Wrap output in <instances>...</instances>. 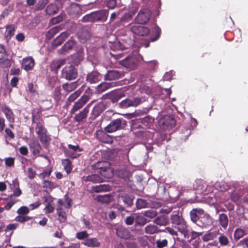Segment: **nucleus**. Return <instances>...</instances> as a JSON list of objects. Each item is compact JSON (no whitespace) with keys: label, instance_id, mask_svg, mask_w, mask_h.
<instances>
[{"label":"nucleus","instance_id":"1","mask_svg":"<svg viewBox=\"0 0 248 248\" xmlns=\"http://www.w3.org/2000/svg\"><path fill=\"white\" fill-rule=\"evenodd\" d=\"M170 221L175 229L181 233L183 237L182 239L188 237L187 225L181 213L180 214L178 212H173L170 216Z\"/></svg>","mask_w":248,"mask_h":248},{"label":"nucleus","instance_id":"2","mask_svg":"<svg viewBox=\"0 0 248 248\" xmlns=\"http://www.w3.org/2000/svg\"><path fill=\"white\" fill-rule=\"evenodd\" d=\"M108 15V10H99L86 15L80 19V21L82 23L104 22L107 20Z\"/></svg>","mask_w":248,"mask_h":248},{"label":"nucleus","instance_id":"3","mask_svg":"<svg viewBox=\"0 0 248 248\" xmlns=\"http://www.w3.org/2000/svg\"><path fill=\"white\" fill-rule=\"evenodd\" d=\"M127 124V122L123 118H117L112 120L105 127L104 130L107 133H113L115 131L124 129Z\"/></svg>","mask_w":248,"mask_h":248},{"label":"nucleus","instance_id":"4","mask_svg":"<svg viewBox=\"0 0 248 248\" xmlns=\"http://www.w3.org/2000/svg\"><path fill=\"white\" fill-rule=\"evenodd\" d=\"M110 164L108 161H98L93 165L94 170H99V173L104 178H108L112 176Z\"/></svg>","mask_w":248,"mask_h":248},{"label":"nucleus","instance_id":"5","mask_svg":"<svg viewBox=\"0 0 248 248\" xmlns=\"http://www.w3.org/2000/svg\"><path fill=\"white\" fill-rule=\"evenodd\" d=\"M161 232L169 233L170 234L172 235L174 238H177L178 239H180L178 237V234H177V232L173 228L170 227H166L163 230H159L158 229V227L156 226L149 224L146 226L145 228V232L150 234H153Z\"/></svg>","mask_w":248,"mask_h":248},{"label":"nucleus","instance_id":"6","mask_svg":"<svg viewBox=\"0 0 248 248\" xmlns=\"http://www.w3.org/2000/svg\"><path fill=\"white\" fill-rule=\"evenodd\" d=\"M38 137L45 148H48L51 140L50 136L48 134L47 130L44 126L35 129Z\"/></svg>","mask_w":248,"mask_h":248},{"label":"nucleus","instance_id":"7","mask_svg":"<svg viewBox=\"0 0 248 248\" xmlns=\"http://www.w3.org/2000/svg\"><path fill=\"white\" fill-rule=\"evenodd\" d=\"M78 76V70L75 66L70 65L65 66L62 70L61 77L68 80L75 79Z\"/></svg>","mask_w":248,"mask_h":248},{"label":"nucleus","instance_id":"8","mask_svg":"<svg viewBox=\"0 0 248 248\" xmlns=\"http://www.w3.org/2000/svg\"><path fill=\"white\" fill-rule=\"evenodd\" d=\"M90 98L91 95L87 94L86 93H84L79 99L74 103L72 108L70 110V113L74 114L80 110L90 100Z\"/></svg>","mask_w":248,"mask_h":248},{"label":"nucleus","instance_id":"9","mask_svg":"<svg viewBox=\"0 0 248 248\" xmlns=\"http://www.w3.org/2000/svg\"><path fill=\"white\" fill-rule=\"evenodd\" d=\"M152 16L151 11L148 8L141 9L135 18V21L139 24H145L150 20Z\"/></svg>","mask_w":248,"mask_h":248},{"label":"nucleus","instance_id":"10","mask_svg":"<svg viewBox=\"0 0 248 248\" xmlns=\"http://www.w3.org/2000/svg\"><path fill=\"white\" fill-rule=\"evenodd\" d=\"M68 149H64V154L67 157L72 159L78 158L80 154L78 153V152L83 151V148H80L78 144L73 145L72 144L68 145Z\"/></svg>","mask_w":248,"mask_h":248},{"label":"nucleus","instance_id":"11","mask_svg":"<svg viewBox=\"0 0 248 248\" xmlns=\"http://www.w3.org/2000/svg\"><path fill=\"white\" fill-rule=\"evenodd\" d=\"M93 101L88 104L83 109L77 113H75L74 120L78 123H84L86 120L88 114L89 112V108Z\"/></svg>","mask_w":248,"mask_h":248},{"label":"nucleus","instance_id":"12","mask_svg":"<svg viewBox=\"0 0 248 248\" xmlns=\"http://www.w3.org/2000/svg\"><path fill=\"white\" fill-rule=\"evenodd\" d=\"M130 31L133 34L139 36H146L150 32L148 28L137 24L131 26Z\"/></svg>","mask_w":248,"mask_h":248},{"label":"nucleus","instance_id":"13","mask_svg":"<svg viewBox=\"0 0 248 248\" xmlns=\"http://www.w3.org/2000/svg\"><path fill=\"white\" fill-rule=\"evenodd\" d=\"M106 106L103 102H100L96 104L93 108L91 112L90 118L92 120L95 119L105 110Z\"/></svg>","mask_w":248,"mask_h":248},{"label":"nucleus","instance_id":"14","mask_svg":"<svg viewBox=\"0 0 248 248\" xmlns=\"http://www.w3.org/2000/svg\"><path fill=\"white\" fill-rule=\"evenodd\" d=\"M67 12L73 17H78L82 14V9L78 4L73 3L67 8Z\"/></svg>","mask_w":248,"mask_h":248},{"label":"nucleus","instance_id":"15","mask_svg":"<svg viewBox=\"0 0 248 248\" xmlns=\"http://www.w3.org/2000/svg\"><path fill=\"white\" fill-rule=\"evenodd\" d=\"M28 145L31 153L34 155L38 156L43 149L38 140L35 139L31 140Z\"/></svg>","mask_w":248,"mask_h":248},{"label":"nucleus","instance_id":"16","mask_svg":"<svg viewBox=\"0 0 248 248\" xmlns=\"http://www.w3.org/2000/svg\"><path fill=\"white\" fill-rule=\"evenodd\" d=\"M137 61L134 56H127L124 59L122 60L120 63L122 65L125 67L133 69H134L137 65Z\"/></svg>","mask_w":248,"mask_h":248},{"label":"nucleus","instance_id":"17","mask_svg":"<svg viewBox=\"0 0 248 248\" xmlns=\"http://www.w3.org/2000/svg\"><path fill=\"white\" fill-rule=\"evenodd\" d=\"M212 218L208 214H203L200 217L196 224L202 228H205L211 224Z\"/></svg>","mask_w":248,"mask_h":248},{"label":"nucleus","instance_id":"18","mask_svg":"<svg viewBox=\"0 0 248 248\" xmlns=\"http://www.w3.org/2000/svg\"><path fill=\"white\" fill-rule=\"evenodd\" d=\"M140 102L141 99L138 97L135 98L133 99H126L120 103V106L122 108H127L129 107L137 106Z\"/></svg>","mask_w":248,"mask_h":248},{"label":"nucleus","instance_id":"19","mask_svg":"<svg viewBox=\"0 0 248 248\" xmlns=\"http://www.w3.org/2000/svg\"><path fill=\"white\" fill-rule=\"evenodd\" d=\"M105 131L102 130H98L96 132V137L100 141L108 143L112 141V139L111 136L108 135Z\"/></svg>","mask_w":248,"mask_h":248},{"label":"nucleus","instance_id":"20","mask_svg":"<svg viewBox=\"0 0 248 248\" xmlns=\"http://www.w3.org/2000/svg\"><path fill=\"white\" fill-rule=\"evenodd\" d=\"M35 62L32 57H27L22 60L21 68L26 71L32 70L34 66Z\"/></svg>","mask_w":248,"mask_h":248},{"label":"nucleus","instance_id":"21","mask_svg":"<svg viewBox=\"0 0 248 248\" xmlns=\"http://www.w3.org/2000/svg\"><path fill=\"white\" fill-rule=\"evenodd\" d=\"M123 74L116 70L108 71L105 75V79L106 80H113L120 79L122 78Z\"/></svg>","mask_w":248,"mask_h":248},{"label":"nucleus","instance_id":"22","mask_svg":"<svg viewBox=\"0 0 248 248\" xmlns=\"http://www.w3.org/2000/svg\"><path fill=\"white\" fill-rule=\"evenodd\" d=\"M70 33L68 31L62 32L53 41L52 46L54 47H57L61 45L65 40L69 36Z\"/></svg>","mask_w":248,"mask_h":248},{"label":"nucleus","instance_id":"23","mask_svg":"<svg viewBox=\"0 0 248 248\" xmlns=\"http://www.w3.org/2000/svg\"><path fill=\"white\" fill-rule=\"evenodd\" d=\"M101 75L97 71H93L87 76V81L91 84L96 83L102 79Z\"/></svg>","mask_w":248,"mask_h":248},{"label":"nucleus","instance_id":"24","mask_svg":"<svg viewBox=\"0 0 248 248\" xmlns=\"http://www.w3.org/2000/svg\"><path fill=\"white\" fill-rule=\"evenodd\" d=\"M76 42L75 41L73 37L67 41L62 46L61 49L59 50L60 54H64L71 50L73 47L76 45Z\"/></svg>","mask_w":248,"mask_h":248},{"label":"nucleus","instance_id":"25","mask_svg":"<svg viewBox=\"0 0 248 248\" xmlns=\"http://www.w3.org/2000/svg\"><path fill=\"white\" fill-rule=\"evenodd\" d=\"M204 213V211L202 209L200 208H196L193 209L190 212V217L191 220L194 223H196V222L199 220V218L201 216H202Z\"/></svg>","mask_w":248,"mask_h":248},{"label":"nucleus","instance_id":"26","mask_svg":"<svg viewBox=\"0 0 248 248\" xmlns=\"http://www.w3.org/2000/svg\"><path fill=\"white\" fill-rule=\"evenodd\" d=\"M116 233L117 235L121 238L127 239L130 237V233L127 229L120 227L116 229Z\"/></svg>","mask_w":248,"mask_h":248},{"label":"nucleus","instance_id":"27","mask_svg":"<svg viewBox=\"0 0 248 248\" xmlns=\"http://www.w3.org/2000/svg\"><path fill=\"white\" fill-rule=\"evenodd\" d=\"M32 122L36 124L35 129L44 127V121L41 117V114L38 113L36 115L32 114Z\"/></svg>","mask_w":248,"mask_h":248},{"label":"nucleus","instance_id":"28","mask_svg":"<svg viewBox=\"0 0 248 248\" xmlns=\"http://www.w3.org/2000/svg\"><path fill=\"white\" fill-rule=\"evenodd\" d=\"M77 36L81 42L84 43L90 38V33L87 30L82 28L78 31Z\"/></svg>","mask_w":248,"mask_h":248},{"label":"nucleus","instance_id":"29","mask_svg":"<svg viewBox=\"0 0 248 248\" xmlns=\"http://www.w3.org/2000/svg\"><path fill=\"white\" fill-rule=\"evenodd\" d=\"M83 244L88 247L92 248H97L100 245V243L96 238H87L83 242Z\"/></svg>","mask_w":248,"mask_h":248},{"label":"nucleus","instance_id":"30","mask_svg":"<svg viewBox=\"0 0 248 248\" xmlns=\"http://www.w3.org/2000/svg\"><path fill=\"white\" fill-rule=\"evenodd\" d=\"M124 96V93L119 91H113L108 94V97L113 103L117 102L119 100Z\"/></svg>","mask_w":248,"mask_h":248},{"label":"nucleus","instance_id":"31","mask_svg":"<svg viewBox=\"0 0 248 248\" xmlns=\"http://www.w3.org/2000/svg\"><path fill=\"white\" fill-rule=\"evenodd\" d=\"M65 63L64 59L53 61L50 64V68L51 71H57Z\"/></svg>","mask_w":248,"mask_h":248},{"label":"nucleus","instance_id":"32","mask_svg":"<svg viewBox=\"0 0 248 248\" xmlns=\"http://www.w3.org/2000/svg\"><path fill=\"white\" fill-rule=\"evenodd\" d=\"M78 86V81L67 82L62 85V89L66 92L70 93L75 90Z\"/></svg>","mask_w":248,"mask_h":248},{"label":"nucleus","instance_id":"33","mask_svg":"<svg viewBox=\"0 0 248 248\" xmlns=\"http://www.w3.org/2000/svg\"><path fill=\"white\" fill-rule=\"evenodd\" d=\"M219 225L226 230L228 225V217L226 214L222 213L219 215L218 218Z\"/></svg>","mask_w":248,"mask_h":248},{"label":"nucleus","instance_id":"34","mask_svg":"<svg viewBox=\"0 0 248 248\" xmlns=\"http://www.w3.org/2000/svg\"><path fill=\"white\" fill-rule=\"evenodd\" d=\"M161 33V29L157 24H155V25L154 30L153 31V34L151 36L150 38V41L153 42L158 40L160 36Z\"/></svg>","mask_w":248,"mask_h":248},{"label":"nucleus","instance_id":"35","mask_svg":"<svg viewBox=\"0 0 248 248\" xmlns=\"http://www.w3.org/2000/svg\"><path fill=\"white\" fill-rule=\"evenodd\" d=\"M112 86V83L110 82H102L96 88V91L98 93H101L110 88Z\"/></svg>","mask_w":248,"mask_h":248},{"label":"nucleus","instance_id":"36","mask_svg":"<svg viewBox=\"0 0 248 248\" xmlns=\"http://www.w3.org/2000/svg\"><path fill=\"white\" fill-rule=\"evenodd\" d=\"M86 182H91L93 183H101L103 181V178L97 174H92L87 176L84 179Z\"/></svg>","mask_w":248,"mask_h":248},{"label":"nucleus","instance_id":"37","mask_svg":"<svg viewBox=\"0 0 248 248\" xmlns=\"http://www.w3.org/2000/svg\"><path fill=\"white\" fill-rule=\"evenodd\" d=\"M62 27L61 26H57L54 28L50 29L46 33V38L47 39H50L53 38L58 32L61 30Z\"/></svg>","mask_w":248,"mask_h":248},{"label":"nucleus","instance_id":"38","mask_svg":"<svg viewBox=\"0 0 248 248\" xmlns=\"http://www.w3.org/2000/svg\"><path fill=\"white\" fill-rule=\"evenodd\" d=\"M217 234V231L207 232L202 237V239L204 242L213 240L216 238Z\"/></svg>","mask_w":248,"mask_h":248},{"label":"nucleus","instance_id":"39","mask_svg":"<svg viewBox=\"0 0 248 248\" xmlns=\"http://www.w3.org/2000/svg\"><path fill=\"white\" fill-rule=\"evenodd\" d=\"M110 186L108 185H100L93 186L92 189L95 192H101L103 191H108L110 190Z\"/></svg>","mask_w":248,"mask_h":248},{"label":"nucleus","instance_id":"40","mask_svg":"<svg viewBox=\"0 0 248 248\" xmlns=\"http://www.w3.org/2000/svg\"><path fill=\"white\" fill-rule=\"evenodd\" d=\"M162 126L163 128L174 127L175 126V120L173 118L169 117L167 119L163 120Z\"/></svg>","mask_w":248,"mask_h":248},{"label":"nucleus","instance_id":"41","mask_svg":"<svg viewBox=\"0 0 248 248\" xmlns=\"http://www.w3.org/2000/svg\"><path fill=\"white\" fill-rule=\"evenodd\" d=\"M58 10V7L56 4L51 3L46 7V12L47 15H53L57 13Z\"/></svg>","mask_w":248,"mask_h":248},{"label":"nucleus","instance_id":"42","mask_svg":"<svg viewBox=\"0 0 248 248\" xmlns=\"http://www.w3.org/2000/svg\"><path fill=\"white\" fill-rule=\"evenodd\" d=\"M149 221L143 216L138 215L135 217V226H143Z\"/></svg>","mask_w":248,"mask_h":248},{"label":"nucleus","instance_id":"43","mask_svg":"<svg viewBox=\"0 0 248 248\" xmlns=\"http://www.w3.org/2000/svg\"><path fill=\"white\" fill-rule=\"evenodd\" d=\"M168 218L164 216H160L154 220V222L159 226H166L168 224Z\"/></svg>","mask_w":248,"mask_h":248},{"label":"nucleus","instance_id":"44","mask_svg":"<svg viewBox=\"0 0 248 248\" xmlns=\"http://www.w3.org/2000/svg\"><path fill=\"white\" fill-rule=\"evenodd\" d=\"M218 242L221 247H226L230 245V241L228 237L223 234H221L218 238Z\"/></svg>","mask_w":248,"mask_h":248},{"label":"nucleus","instance_id":"45","mask_svg":"<svg viewBox=\"0 0 248 248\" xmlns=\"http://www.w3.org/2000/svg\"><path fill=\"white\" fill-rule=\"evenodd\" d=\"M62 165L63 166L64 170L67 174L71 172L72 170V162L68 158H66L62 160Z\"/></svg>","mask_w":248,"mask_h":248},{"label":"nucleus","instance_id":"46","mask_svg":"<svg viewBox=\"0 0 248 248\" xmlns=\"http://www.w3.org/2000/svg\"><path fill=\"white\" fill-rule=\"evenodd\" d=\"M245 234V231L244 229L238 228L234 231L233 234L234 239L235 240L237 241L242 238Z\"/></svg>","mask_w":248,"mask_h":248},{"label":"nucleus","instance_id":"47","mask_svg":"<svg viewBox=\"0 0 248 248\" xmlns=\"http://www.w3.org/2000/svg\"><path fill=\"white\" fill-rule=\"evenodd\" d=\"M81 93V92L79 90L75 91L69 95L67 100V103L70 104L71 102H74L80 95Z\"/></svg>","mask_w":248,"mask_h":248},{"label":"nucleus","instance_id":"48","mask_svg":"<svg viewBox=\"0 0 248 248\" xmlns=\"http://www.w3.org/2000/svg\"><path fill=\"white\" fill-rule=\"evenodd\" d=\"M117 174L119 177L125 179L129 177L130 172L127 169L124 168L118 170Z\"/></svg>","mask_w":248,"mask_h":248},{"label":"nucleus","instance_id":"49","mask_svg":"<svg viewBox=\"0 0 248 248\" xmlns=\"http://www.w3.org/2000/svg\"><path fill=\"white\" fill-rule=\"evenodd\" d=\"M136 206L138 209L147 208L149 206V203L146 200L142 199H138L136 202Z\"/></svg>","mask_w":248,"mask_h":248},{"label":"nucleus","instance_id":"50","mask_svg":"<svg viewBox=\"0 0 248 248\" xmlns=\"http://www.w3.org/2000/svg\"><path fill=\"white\" fill-rule=\"evenodd\" d=\"M7 120L10 122H14V115L11 109L9 108H5L3 111Z\"/></svg>","mask_w":248,"mask_h":248},{"label":"nucleus","instance_id":"51","mask_svg":"<svg viewBox=\"0 0 248 248\" xmlns=\"http://www.w3.org/2000/svg\"><path fill=\"white\" fill-rule=\"evenodd\" d=\"M143 215L144 216L151 219L157 216V213L155 210L154 209H150L144 211Z\"/></svg>","mask_w":248,"mask_h":248},{"label":"nucleus","instance_id":"52","mask_svg":"<svg viewBox=\"0 0 248 248\" xmlns=\"http://www.w3.org/2000/svg\"><path fill=\"white\" fill-rule=\"evenodd\" d=\"M6 36L10 38L15 34V27L13 25H9L6 26Z\"/></svg>","mask_w":248,"mask_h":248},{"label":"nucleus","instance_id":"53","mask_svg":"<svg viewBox=\"0 0 248 248\" xmlns=\"http://www.w3.org/2000/svg\"><path fill=\"white\" fill-rule=\"evenodd\" d=\"M57 215L60 217V221L62 222H64L66 219V217L65 216V213L62 211V208H57Z\"/></svg>","mask_w":248,"mask_h":248},{"label":"nucleus","instance_id":"54","mask_svg":"<svg viewBox=\"0 0 248 248\" xmlns=\"http://www.w3.org/2000/svg\"><path fill=\"white\" fill-rule=\"evenodd\" d=\"M53 97L54 99L58 102L61 98V93L60 87H57L55 88L53 92Z\"/></svg>","mask_w":248,"mask_h":248},{"label":"nucleus","instance_id":"55","mask_svg":"<svg viewBox=\"0 0 248 248\" xmlns=\"http://www.w3.org/2000/svg\"><path fill=\"white\" fill-rule=\"evenodd\" d=\"M43 187L44 188H47L50 190L56 187L55 184L53 182L50 181L45 180L43 183Z\"/></svg>","mask_w":248,"mask_h":248},{"label":"nucleus","instance_id":"56","mask_svg":"<svg viewBox=\"0 0 248 248\" xmlns=\"http://www.w3.org/2000/svg\"><path fill=\"white\" fill-rule=\"evenodd\" d=\"M97 200L101 202L108 203L110 201V196L108 195H99L97 196Z\"/></svg>","mask_w":248,"mask_h":248},{"label":"nucleus","instance_id":"57","mask_svg":"<svg viewBox=\"0 0 248 248\" xmlns=\"http://www.w3.org/2000/svg\"><path fill=\"white\" fill-rule=\"evenodd\" d=\"M36 174L35 170L32 168H29L27 170V175L28 177L30 179L34 178Z\"/></svg>","mask_w":248,"mask_h":248},{"label":"nucleus","instance_id":"58","mask_svg":"<svg viewBox=\"0 0 248 248\" xmlns=\"http://www.w3.org/2000/svg\"><path fill=\"white\" fill-rule=\"evenodd\" d=\"M32 218V217H29V216H17L16 218V221H17L19 222L23 223L25 221H28L29 220H30Z\"/></svg>","mask_w":248,"mask_h":248},{"label":"nucleus","instance_id":"59","mask_svg":"<svg viewBox=\"0 0 248 248\" xmlns=\"http://www.w3.org/2000/svg\"><path fill=\"white\" fill-rule=\"evenodd\" d=\"M168 244V241L166 239L163 240H158L156 242V246L157 248H163L166 247Z\"/></svg>","mask_w":248,"mask_h":248},{"label":"nucleus","instance_id":"60","mask_svg":"<svg viewBox=\"0 0 248 248\" xmlns=\"http://www.w3.org/2000/svg\"><path fill=\"white\" fill-rule=\"evenodd\" d=\"M158 62L156 60H153L148 62V67L151 70H154L157 66Z\"/></svg>","mask_w":248,"mask_h":248},{"label":"nucleus","instance_id":"61","mask_svg":"<svg viewBox=\"0 0 248 248\" xmlns=\"http://www.w3.org/2000/svg\"><path fill=\"white\" fill-rule=\"evenodd\" d=\"M89 234L86 231H82L76 234V237L79 240H83L85 238H87Z\"/></svg>","mask_w":248,"mask_h":248},{"label":"nucleus","instance_id":"62","mask_svg":"<svg viewBox=\"0 0 248 248\" xmlns=\"http://www.w3.org/2000/svg\"><path fill=\"white\" fill-rule=\"evenodd\" d=\"M30 210L27 206H22L17 211L19 215H26L29 213Z\"/></svg>","mask_w":248,"mask_h":248},{"label":"nucleus","instance_id":"63","mask_svg":"<svg viewBox=\"0 0 248 248\" xmlns=\"http://www.w3.org/2000/svg\"><path fill=\"white\" fill-rule=\"evenodd\" d=\"M5 132L6 133L5 138H9V140H13L15 137V135L13 131L9 128H6L5 129Z\"/></svg>","mask_w":248,"mask_h":248},{"label":"nucleus","instance_id":"64","mask_svg":"<svg viewBox=\"0 0 248 248\" xmlns=\"http://www.w3.org/2000/svg\"><path fill=\"white\" fill-rule=\"evenodd\" d=\"M54 209V207L51 205V203L50 202H48L44 209V210L45 211V213L48 214L53 212Z\"/></svg>","mask_w":248,"mask_h":248}]
</instances>
